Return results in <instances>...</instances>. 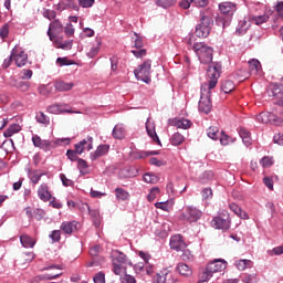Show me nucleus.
<instances>
[{
	"mask_svg": "<svg viewBox=\"0 0 283 283\" xmlns=\"http://www.w3.org/2000/svg\"><path fill=\"white\" fill-rule=\"evenodd\" d=\"M222 72V64L214 63L207 70L208 83L201 84V97L199 101V112L209 114L213 105L211 104V91L218 85V78Z\"/></svg>",
	"mask_w": 283,
	"mask_h": 283,
	"instance_id": "nucleus-1",
	"label": "nucleus"
},
{
	"mask_svg": "<svg viewBox=\"0 0 283 283\" xmlns=\"http://www.w3.org/2000/svg\"><path fill=\"white\" fill-rule=\"evenodd\" d=\"M112 264H113V273L115 275H123L127 271V266H132V261L127 255L118 250L112 251Z\"/></svg>",
	"mask_w": 283,
	"mask_h": 283,
	"instance_id": "nucleus-2",
	"label": "nucleus"
},
{
	"mask_svg": "<svg viewBox=\"0 0 283 283\" xmlns=\"http://www.w3.org/2000/svg\"><path fill=\"white\" fill-rule=\"evenodd\" d=\"M192 48L200 63L207 65V63H211L213 61V49L205 42H196Z\"/></svg>",
	"mask_w": 283,
	"mask_h": 283,
	"instance_id": "nucleus-3",
	"label": "nucleus"
},
{
	"mask_svg": "<svg viewBox=\"0 0 283 283\" xmlns=\"http://www.w3.org/2000/svg\"><path fill=\"white\" fill-rule=\"evenodd\" d=\"M32 143L34 147H39V149H43V151H52V149H55L56 145H70L72 143V139L70 138H62L57 139L56 142H50L48 139H41L40 136L35 135L32 137Z\"/></svg>",
	"mask_w": 283,
	"mask_h": 283,
	"instance_id": "nucleus-4",
	"label": "nucleus"
},
{
	"mask_svg": "<svg viewBox=\"0 0 283 283\" xmlns=\"http://www.w3.org/2000/svg\"><path fill=\"white\" fill-rule=\"evenodd\" d=\"M137 81L143 83H151V60L145 61L134 71Z\"/></svg>",
	"mask_w": 283,
	"mask_h": 283,
	"instance_id": "nucleus-5",
	"label": "nucleus"
},
{
	"mask_svg": "<svg viewBox=\"0 0 283 283\" xmlns=\"http://www.w3.org/2000/svg\"><path fill=\"white\" fill-rule=\"evenodd\" d=\"M202 218V211L193 206H186L179 216L184 222H198Z\"/></svg>",
	"mask_w": 283,
	"mask_h": 283,
	"instance_id": "nucleus-6",
	"label": "nucleus"
},
{
	"mask_svg": "<svg viewBox=\"0 0 283 283\" xmlns=\"http://www.w3.org/2000/svg\"><path fill=\"white\" fill-rule=\"evenodd\" d=\"M211 32V18L201 14V23L197 24L195 34L199 39H207Z\"/></svg>",
	"mask_w": 283,
	"mask_h": 283,
	"instance_id": "nucleus-7",
	"label": "nucleus"
},
{
	"mask_svg": "<svg viewBox=\"0 0 283 283\" xmlns=\"http://www.w3.org/2000/svg\"><path fill=\"white\" fill-rule=\"evenodd\" d=\"M213 229H221L222 231H227L231 227V220H229L228 214H223L222 217H214L211 221Z\"/></svg>",
	"mask_w": 283,
	"mask_h": 283,
	"instance_id": "nucleus-8",
	"label": "nucleus"
},
{
	"mask_svg": "<svg viewBox=\"0 0 283 283\" xmlns=\"http://www.w3.org/2000/svg\"><path fill=\"white\" fill-rule=\"evenodd\" d=\"M63 32V23L59 20H54L53 22L50 23L49 29H48V36L50 41H54L56 39V34H61Z\"/></svg>",
	"mask_w": 283,
	"mask_h": 283,
	"instance_id": "nucleus-9",
	"label": "nucleus"
},
{
	"mask_svg": "<svg viewBox=\"0 0 283 283\" xmlns=\"http://www.w3.org/2000/svg\"><path fill=\"white\" fill-rule=\"evenodd\" d=\"M94 138L92 136H87V138L81 140L80 143L75 144V151L81 156L87 149V151H92L94 148Z\"/></svg>",
	"mask_w": 283,
	"mask_h": 283,
	"instance_id": "nucleus-10",
	"label": "nucleus"
},
{
	"mask_svg": "<svg viewBox=\"0 0 283 283\" xmlns=\"http://www.w3.org/2000/svg\"><path fill=\"white\" fill-rule=\"evenodd\" d=\"M11 56H13V60L18 67H23V65L28 63V54L18 48L12 49Z\"/></svg>",
	"mask_w": 283,
	"mask_h": 283,
	"instance_id": "nucleus-11",
	"label": "nucleus"
},
{
	"mask_svg": "<svg viewBox=\"0 0 283 283\" xmlns=\"http://www.w3.org/2000/svg\"><path fill=\"white\" fill-rule=\"evenodd\" d=\"M208 271H210V273H221V271H224L227 269V261L221 260V259H217L210 263H208L207 265Z\"/></svg>",
	"mask_w": 283,
	"mask_h": 283,
	"instance_id": "nucleus-12",
	"label": "nucleus"
},
{
	"mask_svg": "<svg viewBox=\"0 0 283 283\" xmlns=\"http://www.w3.org/2000/svg\"><path fill=\"white\" fill-rule=\"evenodd\" d=\"M146 132L151 140L160 144V138H158V134H156V123H154L151 117H148L146 120Z\"/></svg>",
	"mask_w": 283,
	"mask_h": 283,
	"instance_id": "nucleus-13",
	"label": "nucleus"
},
{
	"mask_svg": "<svg viewBox=\"0 0 283 283\" xmlns=\"http://www.w3.org/2000/svg\"><path fill=\"white\" fill-rule=\"evenodd\" d=\"M191 3H195L198 8H207V6H209V0H180L179 6L184 10H189Z\"/></svg>",
	"mask_w": 283,
	"mask_h": 283,
	"instance_id": "nucleus-14",
	"label": "nucleus"
},
{
	"mask_svg": "<svg viewBox=\"0 0 283 283\" xmlns=\"http://www.w3.org/2000/svg\"><path fill=\"white\" fill-rule=\"evenodd\" d=\"M185 241H182V235L175 234L170 238V249L174 251H184L185 249Z\"/></svg>",
	"mask_w": 283,
	"mask_h": 283,
	"instance_id": "nucleus-15",
	"label": "nucleus"
},
{
	"mask_svg": "<svg viewBox=\"0 0 283 283\" xmlns=\"http://www.w3.org/2000/svg\"><path fill=\"white\" fill-rule=\"evenodd\" d=\"M78 227V222L76 221H64L61 223L60 229L66 235H72Z\"/></svg>",
	"mask_w": 283,
	"mask_h": 283,
	"instance_id": "nucleus-16",
	"label": "nucleus"
},
{
	"mask_svg": "<svg viewBox=\"0 0 283 283\" xmlns=\"http://www.w3.org/2000/svg\"><path fill=\"white\" fill-rule=\"evenodd\" d=\"M169 125L177 127V129H189L191 127V120L186 118L169 119Z\"/></svg>",
	"mask_w": 283,
	"mask_h": 283,
	"instance_id": "nucleus-17",
	"label": "nucleus"
},
{
	"mask_svg": "<svg viewBox=\"0 0 283 283\" xmlns=\"http://www.w3.org/2000/svg\"><path fill=\"white\" fill-rule=\"evenodd\" d=\"M109 153V145L104 144V145H99L95 151L91 153V160H98V158L103 157V156H107V154Z\"/></svg>",
	"mask_w": 283,
	"mask_h": 283,
	"instance_id": "nucleus-18",
	"label": "nucleus"
},
{
	"mask_svg": "<svg viewBox=\"0 0 283 283\" xmlns=\"http://www.w3.org/2000/svg\"><path fill=\"white\" fill-rule=\"evenodd\" d=\"M49 114H80V112H72L71 109L63 108L61 104H53L46 109Z\"/></svg>",
	"mask_w": 283,
	"mask_h": 283,
	"instance_id": "nucleus-19",
	"label": "nucleus"
},
{
	"mask_svg": "<svg viewBox=\"0 0 283 283\" xmlns=\"http://www.w3.org/2000/svg\"><path fill=\"white\" fill-rule=\"evenodd\" d=\"M219 10L222 12V14H227L228 17H233V13L235 12L237 8L235 4L232 2H223L219 4Z\"/></svg>",
	"mask_w": 283,
	"mask_h": 283,
	"instance_id": "nucleus-20",
	"label": "nucleus"
},
{
	"mask_svg": "<svg viewBox=\"0 0 283 283\" xmlns=\"http://www.w3.org/2000/svg\"><path fill=\"white\" fill-rule=\"evenodd\" d=\"M38 196H39L40 200H42L43 202L50 201V199L52 198V193H50V189L48 188V185L42 184L39 187Z\"/></svg>",
	"mask_w": 283,
	"mask_h": 283,
	"instance_id": "nucleus-21",
	"label": "nucleus"
},
{
	"mask_svg": "<svg viewBox=\"0 0 283 283\" xmlns=\"http://www.w3.org/2000/svg\"><path fill=\"white\" fill-rule=\"evenodd\" d=\"M250 28H251V21L241 20L239 21V24L237 27L235 34H238L239 36H242L244 35L245 32L249 31Z\"/></svg>",
	"mask_w": 283,
	"mask_h": 283,
	"instance_id": "nucleus-22",
	"label": "nucleus"
},
{
	"mask_svg": "<svg viewBox=\"0 0 283 283\" xmlns=\"http://www.w3.org/2000/svg\"><path fill=\"white\" fill-rule=\"evenodd\" d=\"M20 242L24 249H34L36 241L28 234L20 235Z\"/></svg>",
	"mask_w": 283,
	"mask_h": 283,
	"instance_id": "nucleus-23",
	"label": "nucleus"
},
{
	"mask_svg": "<svg viewBox=\"0 0 283 283\" xmlns=\"http://www.w3.org/2000/svg\"><path fill=\"white\" fill-rule=\"evenodd\" d=\"M239 136L242 139V143L243 145H245V147H251L252 145L251 132L247 130V128H240Z\"/></svg>",
	"mask_w": 283,
	"mask_h": 283,
	"instance_id": "nucleus-24",
	"label": "nucleus"
},
{
	"mask_svg": "<svg viewBox=\"0 0 283 283\" xmlns=\"http://www.w3.org/2000/svg\"><path fill=\"white\" fill-rule=\"evenodd\" d=\"M250 74L258 75L262 74V64L258 60L249 61Z\"/></svg>",
	"mask_w": 283,
	"mask_h": 283,
	"instance_id": "nucleus-25",
	"label": "nucleus"
},
{
	"mask_svg": "<svg viewBox=\"0 0 283 283\" xmlns=\"http://www.w3.org/2000/svg\"><path fill=\"white\" fill-rule=\"evenodd\" d=\"M53 43L55 44V48H60L61 50H72V45H73L72 40H66L63 42L61 38H55Z\"/></svg>",
	"mask_w": 283,
	"mask_h": 283,
	"instance_id": "nucleus-26",
	"label": "nucleus"
},
{
	"mask_svg": "<svg viewBox=\"0 0 283 283\" xmlns=\"http://www.w3.org/2000/svg\"><path fill=\"white\" fill-rule=\"evenodd\" d=\"M125 137V126L123 124H117L113 128V138H116L117 140H123Z\"/></svg>",
	"mask_w": 283,
	"mask_h": 283,
	"instance_id": "nucleus-27",
	"label": "nucleus"
},
{
	"mask_svg": "<svg viewBox=\"0 0 283 283\" xmlns=\"http://www.w3.org/2000/svg\"><path fill=\"white\" fill-rule=\"evenodd\" d=\"M252 266V260L241 259L235 262V268L238 269V271H244L245 269H251Z\"/></svg>",
	"mask_w": 283,
	"mask_h": 283,
	"instance_id": "nucleus-28",
	"label": "nucleus"
},
{
	"mask_svg": "<svg viewBox=\"0 0 283 283\" xmlns=\"http://www.w3.org/2000/svg\"><path fill=\"white\" fill-rule=\"evenodd\" d=\"M21 130V126L19 124H12L9 128L3 133L4 138H12L14 134H19Z\"/></svg>",
	"mask_w": 283,
	"mask_h": 283,
	"instance_id": "nucleus-29",
	"label": "nucleus"
},
{
	"mask_svg": "<svg viewBox=\"0 0 283 283\" xmlns=\"http://www.w3.org/2000/svg\"><path fill=\"white\" fill-rule=\"evenodd\" d=\"M271 118H275V117L273 116V113H269V112H263L256 116L258 123H264V124L271 123Z\"/></svg>",
	"mask_w": 283,
	"mask_h": 283,
	"instance_id": "nucleus-30",
	"label": "nucleus"
},
{
	"mask_svg": "<svg viewBox=\"0 0 283 283\" xmlns=\"http://www.w3.org/2000/svg\"><path fill=\"white\" fill-rule=\"evenodd\" d=\"M177 271L178 273H180V275H184L185 277H189V275H191V268H189V265H187L186 263H179L177 265Z\"/></svg>",
	"mask_w": 283,
	"mask_h": 283,
	"instance_id": "nucleus-31",
	"label": "nucleus"
},
{
	"mask_svg": "<svg viewBox=\"0 0 283 283\" xmlns=\"http://www.w3.org/2000/svg\"><path fill=\"white\" fill-rule=\"evenodd\" d=\"M87 209L91 218L93 219L94 226L101 227V212L98 210H91L90 206H87Z\"/></svg>",
	"mask_w": 283,
	"mask_h": 283,
	"instance_id": "nucleus-32",
	"label": "nucleus"
},
{
	"mask_svg": "<svg viewBox=\"0 0 283 283\" xmlns=\"http://www.w3.org/2000/svg\"><path fill=\"white\" fill-rule=\"evenodd\" d=\"M167 275H169V271L167 269L161 270L156 274L154 283H167Z\"/></svg>",
	"mask_w": 283,
	"mask_h": 283,
	"instance_id": "nucleus-33",
	"label": "nucleus"
},
{
	"mask_svg": "<svg viewBox=\"0 0 283 283\" xmlns=\"http://www.w3.org/2000/svg\"><path fill=\"white\" fill-rule=\"evenodd\" d=\"M221 90L224 94H231V92L235 90V85L231 80H227L222 82Z\"/></svg>",
	"mask_w": 283,
	"mask_h": 283,
	"instance_id": "nucleus-34",
	"label": "nucleus"
},
{
	"mask_svg": "<svg viewBox=\"0 0 283 283\" xmlns=\"http://www.w3.org/2000/svg\"><path fill=\"white\" fill-rule=\"evenodd\" d=\"M170 143L175 147H178L179 145L185 143V136H182V134H180V133H175V134H172V136L170 138Z\"/></svg>",
	"mask_w": 283,
	"mask_h": 283,
	"instance_id": "nucleus-35",
	"label": "nucleus"
},
{
	"mask_svg": "<svg viewBox=\"0 0 283 283\" xmlns=\"http://www.w3.org/2000/svg\"><path fill=\"white\" fill-rule=\"evenodd\" d=\"M74 87V83L59 82L55 84V90L59 92H70Z\"/></svg>",
	"mask_w": 283,
	"mask_h": 283,
	"instance_id": "nucleus-36",
	"label": "nucleus"
},
{
	"mask_svg": "<svg viewBox=\"0 0 283 283\" xmlns=\"http://www.w3.org/2000/svg\"><path fill=\"white\" fill-rule=\"evenodd\" d=\"M177 1L178 0H155V3L159 8H164V10H167V8H171V6H176Z\"/></svg>",
	"mask_w": 283,
	"mask_h": 283,
	"instance_id": "nucleus-37",
	"label": "nucleus"
},
{
	"mask_svg": "<svg viewBox=\"0 0 283 283\" xmlns=\"http://www.w3.org/2000/svg\"><path fill=\"white\" fill-rule=\"evenodd\" d=\"M115 196L118 200H129V192L123 188H116Z\"/></svg>",
	"mask_w": 283,
	"mask_h": 283,
	"instance_id": "nucleus-38",
	"label": "nucleus"
},
{
	"mask_svg": "<svg viewBox=\"0 0 283 283\" xmlns=\"http://www.w3.org/2000/svg\"><path fill=\"white\" fill-rule=\"evenodd\" d=\"M211 277H213V274L211 271H209V268L207 266L206 270L200 274L198 283L209 282Z\"/></svg>",
	"mask_w": 283,
	"mask_h": 283,
	"instance_id": "nucleus-39",
	"label": "nucleus"
},
{
	"mask_svg": "<svg viewBox=\"0 0 283 283\" xmlns=\"http://www.w3.org/2000/svg\"><path fill=\"white\" fill-rule=\"evenodd\" d=\"M207 135L212 140H218V138L220 136V129H218V127H216V126H211L208 128Z\"/></svg>",
	"mask_w": 283,
	"mask_h": 283,
	"instance_id": "nucleus-40",
	"label": "nucleus"
},
{
	"mask_svg": "<svg viewBox=\"0 0 283 283\" xmlns=\"http://www.w3.org/2000/svg\"><path fill=\"white\" fill-rule=\"evenodd\" d=\"M144 181H146L148 185H156L158 182L159 178L158 176L151 174V172H146L143 176Z\"/></svg>",
	"mask_w": 283,
	"mask_h": 283,
	"instance_id": "nucleus-41",
	"label": "nucleus"
},
{
	"mask_svg": "<svg viewBox=\"0 0 283 283\" xmlns=\"http://www.w3.org/2000/svg\"><path fill=\"white\" fill-rule=\"evenodd\" d=\"M209 180H213V171L211 170L205 171L199 178V182H201V185H207Z\"/></svg>",
	"mask_w": 283,
	"mask_h": 283,
	"instance_id": "nucleus-42",
	"label": "nucleus"
},
{
	"mask_svg": "<svg viewBox=\"0 0 283 283\" xmlns=\"http://www.w3.org/2000/svg\"><path fill=\"white\" fill-rule=\"evenodd\" d=\"M61 275H63V273L61 272H56V274L46 273V274L38 275L35 280H40V281L56 280V277H61Z\"/></svg>",
	"mask_w": 283,
	"mask_h": 283,
	"instance_id": "nucleus-43",
	"label": "nucleus"
},
{
	"mask_svg": "<svg viewBox=\"0 0 283 283\" xmlns=\"http://www.w3.org/2000/svg\"><path fill=\"white\" fill-rule=\"evenodd\" d=\"M43 176V172L39 170H34L29 172V178L33 185H38L39 180H41V177Z\"/></svg>",
	"mask_w": 283,
	"mask_h": 283,
	"instance_id": "nucleus-44",
	"label": "nucleus"
},
{
	"mask_svg": "<svg viewBox=\"0 0 283 283\" xmlns=\"http://www.w3.org/2000/svg\"><path fill=\"white\" fill-rule=\"evenodd\" d=\"M243 283H258V274H243L242 275Z\"/></svg>",
	"mask_w": 283,
	"mask_h": 283,
	"instance_id": "nucleus-45",
	"label": "nucleus"
},
{
	"mask_svg": "<svg viewBox=\"0 0 283 283\" xmlns=\"http://www.w3.org/2000/svg\"><path fill=\"white\" fill-rule=\"evenodd\" d=\"M253 23H255V25H262V23H266V21H269V15L268 14H263V15H255L252 18Z\"/></svg>",
	"mask_w": 283,
	"mask_h": 283,
	"instance_id": "nucleus-46",
	"label": "nucleus"
},
{
	"mask_svg": "<svg viewBox=\"0 0 283 283\" xmlns=\"http://www.w3.org/2000/svg\"><path fill=\"white\" fill-rule=\"evenodd\" d=\"M36 122L41 123L42 125H50V117L43 114V112H40L35 116Z\"/></svg>",
	"mask_w": 283,
	"mask_h": 283,
	"instance_id": "nucleus-47",
	"label": "nucleus"
},
{
	"mask_svg": "<svg viewBox=\"0 0 283 283\" xmlns=\"http://www.w3.org/2000/svg\"><path fill=\"white\" fill-rule=\"evenodd\" d=\"M156 155V151H143V150H139V151H136L134 153V158H137L138 160L143 159V158H147V156H154Z\"/></svg>",
	"mask_w": 283,
	"mask_h": 283,
	"instance_id": "nucleus-48",
	"label": "nucleus"
},
{
	"mask_svg": "<svg viewBox=\"0 0 283 283\" xmlns=\"http://www.w3.org/2000/svg\"><path fill=\"white\" fill-rule=\"evenodd\" d=\"M156 209H161V211H169L171 209V203L169 201H161L155 203Z\"/></svg>",
	"mask_w": 283,
	"mask_h": 283,
	"instance_id": "nucleus-49",
	"label": "nucleus"
},
{
	"mask_svg": "<svg viewBox=\"0 0 283 283\" xmlns=\"http://www.w3.org/2000/svg\"><path fill=\"white\" fill-rule=\"evenodd\" d=\"M202 200H211L213 198V190L211 188H203L201 190Z\"/></svg>",
	"mask_w": 283,
	"mask_h": 283,
	"instance_id": "nucleus-50",
	"label": "nucleus"
},
{
	"mask_svg": "<svg viewBox=\"0 0 283 283\" xmlns=\"http://www.w3.org/2000/svg\"><path fill=\"white\" fill-rule=\"evenodd\" d=\"M221 145H229V143H235V138L230 137L229 135L224 134V132L221 133L220 137Z\"/></svg>",
	"mask_w": 283,
	"mask_h": 283,
	"instance_id": "nucleus-51",
	"label": "nucleus"
},
{
	"mask_svg": "<svg viewBox=\"0 0 283 283\" xmlns=\"http://www.w3.org/2000/svg\"><path fill=\"white\" fill-rule=\"evenodd\" d=\"M50 240H52L53 243L61 242V230H53L49 234Z\"/></svg>",
	"mask_w": 283,
	"mask_h": 283,
	"instance_id": "nucleus-52",
	"label": "nucleus"
},
{
	"mask_svg": "<svg viewBox=\"0 0 283 283\" xmlns=\"http://www.w3.org/2000/svg\"><path fill=\"white\" fill-rule=\"evenodd\" d=\"M99 51H101V41H97V45L92 46L90 52H87L88 59H94V56H96V54H98Z\"/></svg>",
	"mask_w": 283,
	"mask_h": 283,
	"instance_id": "nucleus-53",
	"label": "nucleus"
},
{
	"mask_svg": "<svg viewBox=\"0 0 283 283\" xmlns=\"http://www.w3.org/2000/svg\"><path fill=\"white\" fill-rule=\"evenodd\" d=\"M56 64L60 67H63L65 65H74V62L72 60H69L67 57H57L56 59Z\"/></svg>",
	"mask_w": 283,
	"mask_h": 283,
	"instance_id": "nucleus-54",
	"label": "nucleus"
},
{
	"mask_svg": "<svg viewBox=\"0 0 283 283\" xmlns=\"http://www.w3.org/2000/svg\"><path fill=\"white\" fill-rule=\"evenodd\" d=\"M272 92L274 96H281L283 98V77H282V84L274 85Z\"/></svg>",
	"mask_w": 283,
	"mask_h": 283,
	"instance_id": "nucleus-55",
	"label": "nucleus"
},
{
	"mask_svg": "<svg viewBox=\"0 0 283 283\" xmlns=\"http://www.w3.org/2000/svg\"><path fill=\"white\" fill-rule=\"evenodd\" d=\"M43 18L49 19V21L56 19V11L46 9L43 11Z\"/></svg>",
	"mask_w": 283,
	"mask_h": 283,
	"instance_id": "nucleus-56",
	"label": "nucleus"
},
{
	"mask_svg": "<svg viewBox=\"0 0 283 283\" xmlns=\"http://www.w3.org/2000/svg\"><path fill=\"white\" fill-rule=\"evenodd\" d=\"M60 180L64 187H74V181L69 179L64 174L60 175Z\"/></svg>",
	"mask_w": 283,
	"mask_h": 283,
	"instance_id": "nucleus-57",
	"label": "nucleus"
},
{
	"mask_svg": "<svg viewBox=\"0 0 283 283\" xmlns=\"http://www.w3.org/2000/svg\"><path fill=\"white\" fill-rule=\"evenodd\" d=\"M158 193H160V188H158V187L153 188L147 197L149 202H154V200H156V196Z\"/></svg>",
	"mask_w": 283,
	"mask_h": 283,
	"instance_id": "nucleus-58",
	"label": "nucleus"
},
{
	"mask_svg": "<svg viewBox=\"0 0 283 283\" xmlns=\"http://www.w3.org/2000/svg\"><path fill=\"white\" fill-rule=\"evenodd\" d=\"M66 156H67L69 160H71L72 163H75V160L80 159L78 153L76 150H67Z\"/></svg>",
	"mask_w": 283,
	"mask_h": 283,
	"instance_id": "nucleus-59",
	"label": "nucleus"
},
{
	"mask_svg": "<svg viewBox=\"0 0 283 283\" xmlns=\"http://www.w3.org/2000/svg\"><path fill=\"white\" fill-rule=\"evenodd\" d=\"M122 283H136V277L132 274H125L124 276L120 277Z\"/></svg>",
	"mask_w": 283,
	"mask_h": 283,
	"instance_id": "nucleus-60",
	"label": "nucleus"
},
{
	"mask_svg": "<svg viewBox=\"0 0 283 283\" xmlns=\"http://www.w3.org/2000/svg\"><path fill=\"white\" fill-rule=\"evenodd\" d=\"M77 1L81 8H92V6H94L95 3V0H77Z\"/></svg>",
	"mask_w": 283,
	"mask_h": 283,
	"instance_id": "nucleus-61",
	"label": "nucleus"
},
{
	"mask_svg": "<svg viewBox=\"0 0 283 283\" xmlns=\"http://www.w3.org/2000/svg\"><path fill=\"white\" fill-rule=\"evenodd\" d=\"M103 248H101V245H94L93 248H91L90 250V255H92L93 258H96V255H98L99 253H102Z\"/></svg>",
	"mask_w": 283,
	"mask_h": 283,
	"instance_id": "nucleus-62",
	"label": "nucleus"
},
{
	"mask_svg": "<svg viewBox=\"0 0 283 283\" xmlns=\"http://www.w3.org/2000/svg\"><path fill=\"white\" fill-rule=\"evenodd\" d=\"M260 164L262 165V167H271V165H273V158H271V157H263L260 160Z\"/></svg>",
	"mask_w": 283,
	"mask_h": 283,
	"instance_id": "nucleus-63",
	"label": "nucleus"
},
{
	"mask_svg": "<svg viewBox=\"0 0 283 283\" xmlns=\"http://www.w3.org/2000/svg\"><path fill=\"white\" fill-rule=\"evenodd\" d=\"M93 280L94 283H105V273L98 272Z\"/></svg>",
	"mask_w": 283,
	"mask_h": 283,
	"instance_id": "nucleus-64",
	"label": "nucleus"
}]
</instances>
